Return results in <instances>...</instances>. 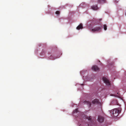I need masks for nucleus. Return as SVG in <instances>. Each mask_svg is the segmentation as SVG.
I'll list each match as a JSON object with an SVG mask.
<instances>
[{
    "mask_svg": "<svg viewBox=\"0 0 126 126\" xmlns=\"http://www.w3.org/2000/svg\"><path fill=\"white\" fill-rule=\"evenodd\" d=\"M86 117V121H87L89 122L87 124H85L84 126H91L93 124V121L92 119L91 116H87Z\"/></svg>",
    "mask_w": 126,
    "mask_h": 126,
    "instance_id": "f257e3e1",
    "label": "nucleus"
},
{
    "mask_svg": "<svg viewBox=\"0 0 126 126\" xmlns=\"http://www.w3.org/2000/svg\"><path fill=\"white\" fill-rule=\"evenodd\" d=\"M121 111L119 109H115L112 110L110 112H112L113 116L114 117H117L118 114L120 113Z\"/></svg>",
    "mask_w": 126,
    "mask_h": 126,
    "instance_id": "f03ea898",
    "label": "nucleus"
},
{
    "mask_svg": "<svg viewBox=\"0 0 126 126\" xmlns=\"http://www.w3.org/2000/svg\"><path fill=\"white\" fill-rule=\"evenodd\" d=\"M102 79L104 81V82L107 85H110V83L109 80L106 78L103 77L102 78Z\"/></svg>",
    "mask_w": 126,
    "mask_h": 126,
    "instance_id": "7ed1b4c3",
    "label": "nucleus"
},
{
    "mask_svg": "<svg viewBox=\"0 0 126 126\" xmlns=\"http://www.w3.org/2000/svg\"><path fill=\"white\" fill-rule=\"evenodd\" d=\"M98 121L100 123H102L103 122L104 120V117L101 115H99L98 116Z\"/></svg>",
    "mask_w": 126,
    "mask_h": 126,
    "instance_id": "20e7f679",
    "label": "nucleus"
},
{
    "mask_svg": "<svg viewBox=\"0 0 126 126\" xmlns=\"http://www.w3.org/2000/svg\"><path fill=\"white\" fill-rule=\"evenodd\" d=\"M101 27L100 26H96L92 29V31L93 32H95V31L99 32L101 30Z\"/></svg>",
    "mask_w": 126,
    "mask_h": 126,
    "instance_id": "39448f33",
    "label": "nucleus"
},
{
    "mask_svg": "<svg viewBox=\"0 0 126 126\" xmlns=\"http://www.w3.org/2000/svg\"><path fill=\"white\" fill-rule=\"evenodd\" d=\"M92 68L93 70L95 71H98L99 70L98 67L96 65L93 66Z\"/></svg>",
    "mask_w": 126,
    "mask_h": 126,
    "instance_id": "423d86ee",
    "label": "nucleus"
},
{
    "mask_svg": "<svg viewBox=\"0 0 126 126\" xmlns=\"http://www.w3.org/2000/svg\"><path fill=\"white\" fill-rule=\"evenodd\" d=\"M92 103L93 104H100V103L99 102L98 99H96L93 101Z\"/></svg>",
    "mask_w": 126,
    "mask_h": 126,
    "instance_id": "0eeeda50",
    "label": "nucleus"
},
{
    "mask_svg": "<svg viewBox=\"0 0 126 126\" xmlns=\"http://www.w3.org/2000/svg\"><path fill=\"white\" fill-rule=\"evenodd\" d=\"M91 9L94 10H96L98 9L97 5H93L91 7Z\"/></svg>",
    "mask_w": 126,
    "mask_h": 126,
    "instance_id": "6e6552de",
    "label": "nucleus"
},
{
    "mask_svg": "<svg viewBox=\"0 0 126 126\" xmlns=\"http://www.w3.org/2000/svg\"><path fill=\"white\" fill-rule=\"evenodd\" d=\"M83 26L82 23H80L79 25L77 27V29L78 30H79L80 29L83 28Z\"/></svg>",
    "mask_w": 126,
    "mask_h": 126,
    "instance_id": "1a4fd4ad",
    "label": "nucleus"
},
{
    "mask_svg": "<svg viewBox=\"0 0 126 126\" xmlns=\"http://www.w3.org/2000/svg\"><path fill=\"white\" fill-rule=\"evenodd\" d=\"M84 102L85 104H87L89 106V107H91V104L90 102L87 101H84Z\"/></svg>",
    "mask_w": 126,
    "mask_h": 126,
    "instance_id": "9d476101",
    "label": "nucleus"
},
{
    "mask_svg": "<svg viewBox=\"0 0 126 126\" xmlns=\"http://www.w3.org/2000/svg\"><path fill=\"white\" fill-rule=\"evenodd\" d=\"M98 2L100 3L103 4L106 2L105 0H98Z\"/></svg>",
    "mask_w": 126,
    "mask_h": 126,
    "instance_id": "9b49d317",
    "label": "nucleus"
},
{
    "mask_svg": "<svg viewBox=\"0 0 126 126\" xmlns=\"http://www.w3.org/2000/svg\"><path fill=\"white\" fill-rule=\"evenodd\" d=\"M104 29L105 30H107V26L106 25H103Z\"/></svg>",
    "mask_w": 126,
    "mask_h": 126,
    "instance_id": "f8f14e48",
    "label": "nucleus"
},
{
    "mask_svg": "<svg viewBox=\"0 0 126 126\" xmlns=\"http://www.w3.org/2000/svg\"><path fill=\"white\" fill-rule=\"evenodd\" d=\"M78 109H76L75 110H74L73 112V113H77L78 112Z\"/></svg>",
    "mask_w": 126,
    "mask_h": 126,
    "instance_id": "ddd939ff",
    "label": "nucleus"
},
{
    "mask_svg": "<svg viewBox=\"0 0 126 126\" xmlns=\"http://www.w3.org/2000/svg\"><path fill=\"white\" fill-rule=\"evenodd\" d=\"M60 12L59 11H57L56 12V14H57L59 15L60 14Z\"/></svg>",
    "mask_w": 126,
    "mask_h": 126,
    "instance_id": "4468645a",
    "label": "nucleus"
},
{
    "mask_svg": "<svg viewBox=\"0 0 126 126\" xmlns=\"http://www.w3.org/2000/svg\"><path fill=\"white\" fill-rule=\"evenodd\" d=\"M80 121L82 122L83 120V119L82 118H80Z\"/></svg>",
    "mask_w": 126,
    "mask_h": 126,
    "instance_id": "2eb2a0df",
    "label": "nucleus"
},
{
    "mask_svg": "<svg viewBox=\"0 0 126 126\" xmlns=\"http://www.w3.org/2000/svg\"><path fill=\"white\" fill-rule=\"evenodd\" d=\"M114 101L115 102H116V104H117V101L116 100H114Z\"/></svg>",
    "mask_w": 126,
    "mask_h": 126,
    "instance_id": "dca6fc26",
    "label": "nucleus"
},
{
    "mask_svg": "<svg viewBox=\"0 0 126 126\" xmlns=\"http://www.w3.org/2000/svg\"><path fill=\"white\" fill-rule=\"evenodd\" d=\"M117 94H118V93H117Z\"/></svg>",
    "mask_w": 126,
    "mask_h": 126,
    "instance_id": "f3484780",
    "label": "nucleus"
}]
</instances>
